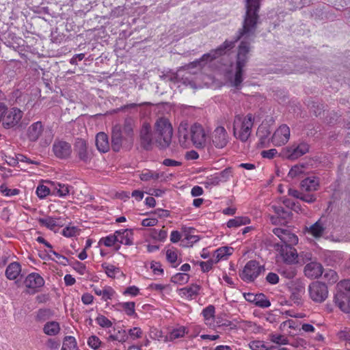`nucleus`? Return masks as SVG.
<instances>
[{
	"mask_svg": "<svg viewBox=\"0 0 350 350\" xmlns=\"http://www.w3.org/2000/svg\"><path fill=\"white\" fill-rule=\"evenodd\" d=\"M262 0H245V14L243 21L242 27L238 31L235 39L232 41L226 40L216 49L211 50L209 53L204 54L200 59L190 63L191 68L203 67L208 62L215 59L226 53V50H230L234 46L235 42L241 40L239 46L237 57L236 67L244 68L249 59L250 44L255 36L257 25L259 21L258 12Z\"/></svg>",
	"mask_w": 350,
	"mask_h": 350,
	"instance_id": "obj_1",
	"label": "nucleus"
},
{
	"mask_svg": "<svg viewBox=\"0 0 350 350\" xmlns=\"http://www.w3.org/2000/svg\"><path fill=\"white\" fill-rule=\"evenodd\" d=\"M173 129L166 118L159 119L155 124L154 137L148 124H144L139 133V141L142 148L151 150L154 143L161 149L167 148L172 142Z\"/></svg>",
	"mask_w": 350,
	"mask_h": 350,
	"instance_id": "obj_2",
	"label": "nucleus"
},
{
	"mask_svg": "<svg viewBox=\"0 0 350 350\" xmlns=\"http://www.w3.org/2000/svg\"><path fill=\"white\" fill-rule=\"evenodd\" d=\"M179 142L183 147L187 148L190 141L196 148H203L206 143L207 134L204 127L198 123H195L187 130V123H180L178 127Z\"/></svg>",
	"mask_w": 350,
	"mask_h": 350,
	"instance_id": "obj_3",
	"label": "nucleus"
},
{
	"mask_svg": "<svg viewBox=\"0 0 350 350\" xmlns=\"http://www.w3.org/2000/svg\"><path fill=\"white\" fill-rule=\"evenodd\" d=\"M254 118L252 113L245 117L237 115L233 122L234 135L241 142H246L251 135Z\"/></svg>",
	"mask_w": 350,
	"mask_h": 350,
	"instance_id": "obj_4",
	"label": "nucleus"
},
{
	"mask_svg": "<svg viewBox=\"0 0 350 350\" xmlns=\"http://www.w3.org/2000/svg\"><path fill=\"white\" fill-rule=\"evenodd\" d=\"M265 270L264 265H260L256 260H249L244 266L239 276L244 282H254Z\"/></svg>",
	"mask_w": 350,
	"mask_h": 350,
	"instance_id": "obj_5",
	"label": "nucleus"
},
{
	"mask_svg": "<svg viewBox=\"0 0 350 350\" xmlns=\"http://www.w3.org/2000/svg\"><path fill=\"white\" fill-rule=\"evenodd\" d=\"M310 298L317 304L323 303L328 297V288L325 283L314 281L308 286Z\"/></svg>",
	"mask_w": 350,
	"mask_h": 350,
	"instance_id": "obj_6",
	"label": "nucleus"
},
{
	"mask_svg": "<svg viewBox=\"0 0 350 350\" xmlns=\"http://www.w3.org/2000/svg\"><path fill=\"white\" fill-rule=\"evenodd\" d=\"M310 146L306 142L293 144L290 146L284 148L280 155L289 160H295L308 152Z\"/></svg>",
	"mask_w": 350,
	"mask_h": 350,
	"instance_id": "obj_7",
	"label": "nucleus"
},
{
	"mask_svg": "<svg viewBox=\"0 0 350 350\" xmlns=\"http://www.w3.org/2000/svg\"><path fill=\"white\" fill-rule=\"evenodd\" d=\"M230 136L224 126H219L211 135V144L217 149H221L228 144Z\"/></svg>",
	"mask_w": 350,
	"mask_h": 350,
	"instance_id": "obj_8",
	"label": "nucleus"
},
{
	"mask_svg": "<svg viewBox=\"0 0 350 350\" xmlns=\"http://www.w3.org/2000/svg\"><path fill=\"white\" fill-rule=\"evenodd\" d=\"M23 111L17 107H11L6 115V118L3 122V127L5 129H16L21 125V120L23 118Z\"/></svg>",
	"mask_w": 350,
	"mask_h": 350,
	"instance_id": "obj_9",
	"label": "nucleus"
},
{
	"mask_svg": "<svg viewBox=\"0 0 350 350\" xmlns=\"http://www.w3.org/2000/svg\"><path fill=\"white\" fill-rule=\"evenodd\" d=\"M278 246L279 247L278 250L286 264L293 265L300 262L298 260L297 252L292 245L278 244Z\"/></svg>",
	"mask_w": 350,
	"mask_h": 350,
	"instance_id": "obj_10",
	"label": "nucleus"
},
{
	"mask_svg": "<svg viewBox=\"0 0 350 350\" xmlns=\"http://www.w3.org/2000/svg\"><path fill=\"white\" fill-rule=\"evenodd\" d=\"M53 151L56 157L66 159L70 157L72 153L71 145L64 140H55L53 144Z\"/></svg>",
	"mask_w": 350,
	"mask_h": 350,
	"instance_id": "obj_11",
	"label": "nucleus"
},
{
	"mask_svg": "<svg viewBox=\"0 0 350 350\" xmlns=\"http://www.w3.org/2000/svg\"><path fill=\"white\" fill-rule=\"evenodd\" d=\"M289 138V127L286 124H282L273 134L271 142L274 146H280L286 144Z\"/></svg>",
	"mask_w": 350,
	"mask_h": 350,
	"instance_id": "obj_12",
	"label": "nucleus"
},
{
	"mask_svg": "<svg viewBox=\"0 0 350 350\" xmlns=\"http://www.w3.org/2000/svg\"><path fill=\"white\" fill-rule=\"evenodd\" d=\"M64 221L65 219L62 217H46L38 219V222L41 226H45L55 232L65 224Z\"/></svg>",
	"mask_w": 350,
	"mask_h": 350,
	"instance_id": "obj_13",
	"label": "nucleus"
},
{
	"mask_svg": "<svg viewBox=\"0 0 350 350\" xmlns=\"http://www.w3.org/2000/svg\"><path fill=\"white\" fill-rule=\"evenodd\" d=\"M24 284L27 288L33 289V293H35L37 288L44 286V280L40 274L31 273L26 277Z\"/></svg>",
	"mask_w": 350,
	"mask_h": 350,
	"instance_id": "obj_14",
	"label": "nucleus"
},
{
	"mask_svg": "<svg viewBox=\"0 0 350 350\" xmlns=\"http://www.w3.org/2000/svg\"><path fill=\"white\" fill-rule=\"evenodd\" d=\"M123 139L121 126L118 124L113 126L111 131V148L113 151L119 152L120 150Z\"/></svg>",
	"mask_w": 350,
	"mask_h": 350,
	"instance_id": "obj_15",
	"label": "nucleus"
},
{
	"mask_svg": "<svg viewBox=\"0 0 350 350\" xmlns=\"http://www.w3.org/2000/svg\"><path fill=\"white\" fill-rule=\"evenodd\" d=\"M289 288L291 291V298L295 303H299L301 299V294L305 291L304 283L299 280L291 281Z\"/></svg>",
	"mask_w": 350,
	"mask_h": 350,
	"instance_id": "obj_16",
	"label": "nucleus"
},
{
	"mask_svg": "<svg viewBox=\"0 0 350 350\" xmlns=\"http://www.w3.org/2000/svg\"><path fill=\"white\" fill-rule=\"evenodd\" d=\"M323 266L317 262H310L304 267L305 275L310 278H318L323 274Z\"/></svg>",
	"mask_w": 350,
	"mask_h": 350,
	"instance_id": "obj_17",
	"label": "nucleus"
},
{
	"mask_svg": "<svg viewBox=\"0 0 350 350\" xmlns=\"http://www.w3.org/2000/svg\"><path fill=\"white\" fill-rule=\"evenodd\" d=\"M334 302L343 312L347 314L350 312V296L345 294L335 293Z\"/></svg>",
	"mask_w": 350,
	"mask_h": 350,
	"instance_id": "obj_18",
	"label": "nucleus"
},
{
	"mask_svg": "<svg viewBox=\"0 0 350 350\" xmlns=\"http://www.w3.org/2000/svg\"><path fill=\"white\" fill-rule=\"evenodd\" d=\"M44 126L40 121L31 124L27 129V137L31 142H36L41 136Z\"/></svg>",
	"mask_w": 350,
	"mask_h": 350,
	"instance_id": "obj_19",
	"label": "nucleus"
},
{
	"mask_svg": "<svg viewBox=\"0 0 350 350\" xmlns=\"http://www.w3.org/2000/svg\"><path fill=\"white\" fill-rule=\"evenodd\" d=\"M87 143L85 139L77 137L74 144V151L77 156L81 161L85 162L88 160Z\"/></svg>",
	"mask_w": 350,
	"mask_h": 350,
	"instance_id": "obj_20",
	"label": "nucleus"
},
{
	"mask_svg": "<svg viewBox=\"0 0 350 350\" xmlns=\"http://www.w3.org/2000/svg\"><path fill=\"white\" fill-rule=\"evenodd\" d=\"M319 180L315 176L307 177L300 183L301 190L304 192L310 193L318 189Z\"/></svg>",
	"mask_w": 350,
	"mask_h": 350,
	"instance_id": "obj_21",
	"label": "nucleus"
},
{
	"mask_svg": "<svg viewBox=\"0 0 350 350\" xmlns=\"http://www.w3.org/2000/svg\"><path fill=\"white\" fill-rule=\"evenodd\" d=\"M115 234L117 239V244H119L120 245L121 244L125 245H131L133 244V232L131 230L128 229L117 230L115 232Z\"/></svg>",
	"mask_w": 350,
	"mask_h": 350,
	"instance_id": "obj_22",
	"label": "nucleus"
},
{
	"mask_svg": "<svg viewBox=\"0 0 350 350\" xmlns=\"http://www.w3.org/2000/svg\"><path fill=\"white\" fill-rule=\"evenodd\" d=\"M201 287L200 285L196 284H192L189 286L182 288L179 290V295L182 297H186L187 299H193L196 297L198 294Z\"/></svg>",
	"mask_w": 350,
	"mask_h": 350,
	"instance_id": "obj_23",
	"label": "nucleus"
},
{
	"mask_svg": "<svg viewBox=\"0 0 350 350\" xmlns=\"http://www.w3.org/2000/svg\"><path fill=\"white\" fill-rule=\"evenodd\" d=\"M95 144L97 149L101 152H107L109 150L108 136L103 132L96 135Z\"/></svg>",
	"mask_w": 350,
	"mask_h": 350,
	"instance_id": "obj_24",
	"label": "nucleus"
},
{
	"mask_svg": "<svg viewBox=\"0 0 350 350\" xmlns=\"http://www.w3.org/2000/svg\"><path fill=\"white\" fill-rule=\"evenodd\" d=\"M271 132L266 126L261 125L258 128L257 135L259 137L258 146L260 148L267 147L269 143V136Z\"/></svg>",
	"mask_w": 350,
	"mask_h": 350,
	"instance_id": "obj_25",
	"label": "nucleus"
},
{
	"mask_svg": "<svg viewBox=\"0 0 350 350\" xmlns=\"http://www.w3.org/2000/svg\"><path fill=\"white\" fill-rule=\"evenodd\" d=\"M128 339V335L125 329L122 328H120L114 329V333L111 334L108 338V342H118L120 343H124Z\"/></svg>",
	"mask_w": 350,
	"mask_h": 350,
	"instance_id": "obj_26",
	"label": "nucleus"
},
{
	"mask_svg": "<svg viewBox=\"0 0 350 350\" xmlns=\"http://www.w3.org/2000/svg\"><path fill=\"white\" fill-rule=\"evenodd\" d=\"M21 271V267L18 262L10 263L5 270V275L9 280H15Z\"/></svg>",
	"mask_w": 350,
	"mask_h": 350,
	"instance_id": "obj_27",
	"label": "nucleus"
},
{
	"mask_svg": "<svg viewBox=\"0 0 350 350\" xmlns=\"http://www.w3.org/2000/svg\"><path fill=\"white\" fill-rule=\"evenodd\" d=\"M233 248L230 247H221L216 250L214 252L213 258L218 262L221 260H224L230 256L232 253Z\"/></svg>",
	"mask_w": 350,
	"mask_h": 350,
	"instance_id": "obj_28",
	"label": "nucleus"
},
{
	"mask_svg": "<svg viewBox=\"0 0 350 350\" xmlns=\"http://www.w3.org/2000/svg\"><path fill=\"white\" fill-rule=\"evenodd\" d=\"M279 273L287 279H293L297 275V269L292 265L286 264L281 266L278 269Z\"/></svg>",
	"mask_w": 350,
	"mask_h": 350,
	"instance_id": "obj_29",
	"label": "nucleus"
},
{
	"mask_svg": "<svg viewBox=\"0 0 350 350\" xmlns=\"http://www.w3.org/2000/svg\"><path fill=\"white\" fill-rule=\"evenodd\" d=\"M52 194L59 197H65L69 194L70 187L68 185L59 183H53Z\"/></svg>",
	"mask_w": 350,
	"mask_h": 350,
	"instance_id": "obj_30",
	"label": "nucleus"
},
{
	"mask_svg": "<svg viewBox=\"0 0 350 350\" xmlns=\"http://www.w3.org/2000/svg\"><path fill=\"white\" fill-rule=\"evenodd\" d=\"M325 227L321 222V220H318L314 224L310 226L308 228V232L315 238H319L322 237L325 232Z\"/></svg>",
	"mask_w": 350,
	"mask_h": 350,
	"instance_id": "obj_31",
	"label": "nucleus"
},
{
	"mask_svg": "<svg viewBox=\"0 0 350 350\" xmlns=\"http://www.w3.org/2000/svg\"><path fill=\"white\" fill-rule=\"evenodd\" d=\"M215 309L213 305H209L206 307L202 310V315L204 318L205 323L210 326L212 325L213 322L214 321Z\"/></svg>",
	"mask_w": 350,
	"mask_h": 350,
	"instance_id": "obj_32",
	"label": "nucleus"
},
{
	"mask_svg": "<svg viewBox=\"0 0 350 350\" xmlns=\"http://www.w3.org/2000/svg\"><path fill=\"white\" fill-rule=\"evenodd\" d=\"M135 126V120L131 118H126L124 122L123 131L131 141H133V128Z\"/></svg>",
	"mask_w": 350,
	"mask_h": 350,
	"instance_id": "obj_33",
	"label": "nucleus"
},
{
	"mask_svg": "<svg viewBox=\"0 0 350 350\" xmlns=\"http://www.w3.org/2000/svg\"><path fill=\"white\" fill-rule=\"evenodd\" d=\"M350 296V280L346 279L340 281L336 286V293Z\"/></svg>",
	"mask_w": 350,
	"mask_h": 350,
	"instance_id": "obj_34",
	"label": "nucleus"
},
{
	"mask_svg": "<svg viewBox=\"0 0 350 350\" xmlns=\"http://www.w3.org/2000/svg\"><path fill=\"white\" fill-rule=\"evenodd\" d=\"M60 329L59 325L56 321L47 322L43 328L44 332L49 336H55L59 333Z\"/></svg>",
	"mask_w": 350,
	"mask_h": 350,
	"instance_id": "obj_35",
	"label": "nucleus"
},
{
	"mask_svg": "<svg viewBox=\"0 0 350 350\" xmlns=\"http://www.w3.org/2000/svg\"><path fill=\"white\" fill-rule=\"evenodd\" d=\"M250 219L247 217H236L227 222L228 228H237L250 224Z\"/></svg>",
	"mask_w": 350,
	"mask_h": 350,
	"instance_id": "obj_36",
	"label": "nucleus"
},
{
	"mask_svg": "<svg viewBox=\"0 0 350 350\" xmlns=\"http://www.w3.org/2000/svg\"><path fill=\"white\" fill-rule=\"evenodd\" d=\"M186 327L180 326L178 328L172 329L166 336L167 339L174 340L183 337L186 334Z\"/></svg>",
	"mask_w": 350,
	"mask_h": 350,
	"instance_id": "obj_37",
	"label": "nucleus"
},
{
	"mask_svg": "<svg viewBox=\"0 0 350 350\" xmlns=\"http://www.w3.org/2000/svg\"><path fill=\"white\" fill-rule=\"evenodd\" d=\"M254 304L258 307L266 308L271 306V302L265 294L258 293L256 294Z\"/></svg>",
	"mask_w": 350,
	"mask_h": 350,
	"instance_id": "obj_38",
	"label": "nucleus"
},
{
	"mask_svg": "<svg viewBox=\"0 0 350 350\" xmlns=\"http://www.w3.org/2000/svg\"><path fill=\"white\" fill-rule=\"evenodd\" d=\"M281 241L282 243L281 245H296L298 243V237L295 234L287 230Z\"/></svg>",
	"mask_w": 350,
	"mask_h": 350,
	"instance_id": "obj_39",
	"label": "nucleus"
},
{
	"mask_svg": "<svg viewBox=\"0 0 350 350\" xmlns=\"http://www.w3.org/2000/svg\"><path fill=\"white\" fill-rule=\"evenodd\" d=\"M105 246L111 247L113 246L115 250L118 251L120 249V245L117 244V239L116 237V234H110L106 237L103 238L100 240Z\"/></svg>",
	"mask_w": 350,
	"mask_h": 350,
	"instance_id": "obj_40",
	"label": "nucleus"
},
{
	"mask_svg": "<svg viewBox=\"0 0 350 350\" xmlns=\"http://www.w3.org/2000/svg\"><path fill=\"white\" fill-rule=\"evenodd\" d=\"M243 68L236 67L235 74L234 76V79L231 80V83L232 86H234L237 89H240L241 84L243 81Z\"/></svg>",
	"mask_w": 350,
	"mask_h": 350,
	"instance_id": "obj_41",
	"label": "nucleus"
},
{
	"mask_svg": "<svg viewBox=\"0 0 350 350\" xmlns=\"http://www.w3.org/2000/svg\"><path fill=\"white\" fill-rule=\"evenodd\" d=\"M53 316V312L51 309H40L36 315V320L39 321H45Z\"/></svg>",
	"mask_w": 350,
	"mask_h": 350,
	"instance_id": "obj_42",
	"label": "nucleus"
},
{
	"mask_svg": "<svg viewBox=\"0 0 350 350\" xmlns=\"http://www.w3.org/2000/svg\"><path fill=\"white\" fill-rule=\"evenodd\" d=\"M118 306L120 307V308L124 310V311L128 316H133V315L135 314V302H133V301L122 302V303H120L118 304Z\"/></svg>",
	"mask_w": 350,
	"mask_h": 350,
	"instance_id": "obj_43",
	"label": "nucleus"
},
{
	"mask_svg": "<svg viewBox=\"0 0 350 350\" xmlns=\"http://www.w3.org/2000/svg\"><path fill=\"white\" fill-rule=\"evenodd\" d=\"M189 275L185 273H178L171 278V282L175 284H183L188 282Z\"/></svg>",
	"mask_w": 350,
	"mask_h": 350,
	"instance_id": "obj_44",
	"label": "nucleus"
},
{
	"mask_svg": "<svg viewBox=\"0 0 350 350\" xmlns=\"http://www.w3.org/2000/svg\"><path fill=\"white\" fill-rule=\"evenodd\" d=\"M77 347V342L73 336H66L64 338L62 350H74Z\"/></svg>",
	"mask_w": 350,
	"mask_h": 350,
	"instance_id": "obj_45",
	"label": "nucleus"
},
{
	"mask_svg": "<svg viewBox=\"0 0 350 350\" xmlns=\"http://www.w3.org/2000/svg\"><path fill=\"white\" fill-rule=\"evenodd\" d=\"M269 339L271 342L278 345H286L288 344V340L286 336L282 334H271L269 336Z\"/></svg>",
	"mask_w": 350,
	"mask_h": 350,
	"instance_id": "obj_46",
	"label": "nucleus"
},
{
	"mask_svg": "<svg viewBox=\"0 0 350 350\" xmlns=\"http://www.w3.org/2000/svg\"><path fill=\"white\" fill-rule=\"evenodd\" d=\"M19 162H24V163H27L28 164H36V165L38 164V162L35 161H32V160H31L30 159L27 158L26 156H25L23 154H18L16 155V159H13V163H9V165H12V166H15Z\"/></svg>",
	"mask_w": 350,
	"mask_h": 350,
	"instance_id": "obj_47",
	"label": "nucleus"
},
{
	"mask_svg": "<svg viewBox=\"0 0 350 350\" xmlns=\"http://www.w3.org/2000/svg\"><path fill=\"white\" fill-rule=\"evenodd\" d=\"M106 274L110 278H115L118 273H122L120 269L113 265H103Z\"/></svg>",
	"mask_w": 350,
	"mask_h": 350,
	"instance_id": "obj_48",
	"label": "nucleus"
},
{
	"mask_svg": "<svg viewBox=\"0 0 350 350\" xmlns=\"http://www.w3.org/2000/svg\"><path fill=\"white\" fill-rule=\"evenodd\" d=\"M98 325L103 328H109L112 326V322L106 317L99 314L95 319Z\"/></svg>",
	"mask_w": 350,
	"mask_h": 350,
	"instance_id": "obj_49",
	"label": "nucleus"
},
{
	"mask_svg": "<svg viewBox=\"0 0 350 350\" xmlns=\"http://www.w3.org/2000/svg\"><path fill=\"white\" fill-rule=\"evenodd\" d=\"M248 345L252 350H270L261 340H252Z\"/></svg>",
	"mask_w": 350,
	"mask_h": 350,
	"instance_id": "obj_50",
	"label": "nucleus"
},
{
	"mask_svg": "<svg viewBox=\"0 0 350 350\" xmlns=\"http://www.w3.org/2000/svg\"><path fill=\"white\" fill-rule=\"evenodd\" d=\"M324 278L327 280L329 283L334 284L337 282L338 280V275L337 273L332 270L329 269L325 271L324 273Z\"/></svg>",
	"mask_w": 350,
	"mask_h": 350,
	"instance_id": "obj_51",
	"label": "nucleus"
},
{
	"mask_svg": "<svg viewBox=\"0 0 350 350\" xmlns=\"http://www.w3.org/2000/svg\"><path fill=\"white\" fill-rule=\"evenodd\" d=\"M161 177V175L159 173L152 172V171H147L146 172L142 173L140 175V178L143 181H147L150 179H154L157 180Z\"/></svg>",
	"mask_w": 350,
	"mask_h": 350,
	"instance_id": "obj_52",
	"label": "nucleus"
},
{
	"mask_svg": "<svg viewBox=\"0 0 350 350\" xmlns=\"http://www.w3.org/2000/svg\"><path fill=\"white\" fill-rule=\"evenodd\" d=\"M312 0H288L293 9L301 8L310 4Z\"/></svg>",
	"mask_w": 350,
	"mask_h": 350,
	"instance_id": "obj_53",
	"label": "nucleus"
},
{
	"mask_svg": "<svg viewBox=\"0 0 350 350\" xmlns=\"http://www.w3.org/2000/svg\"><path fill=\"white\" fill-rule=\"evenodd\" d=\"M50 193V189L43 185H39L36 189V194L38 198L42 199Z\"/></svg>",
	"mask_w": 350,
	"mask_h": 350,
	"instance_id": "obj_54",
	"label": "nucleus"
},
{
	"mask_svg": "<svg viewBox=\"0 0 350 350\" xmlns=\"http://www.w3.org/2000/svg\"><path fill=\"white\" fill-rule=\"evenodd\" d=\"M232 171L230 167H228L218 173L219 180H221L222 183L226 182L229 180V178L232 176Z\"/></svg>",
	"mask_w": 350,
	"mask_h": 350,
	"instance_id": "obj_55",
	"label": "nucleus"
},
{
	"mask_svg": "<svg viewBox=\"0 0 350 350\" xmlns=\"http://www.w3.org/2000/svg\"><path fill=\"white\" fill-rule=\"evenodd\" d=\"M273 209L275 213L278 216V217L286 219L291 216V213L290 211H286L282 206H273Z\"/></svg>",
	"mask_w": 350,
	"mask_h": 350,
	"instance_id": "obj_56",
	"label": "nucleus"
},
{
	"mask_svg": "<svg viewBox=\"0 0 350 350\" xmlns=\"http://www.w3.org/2000/svg\"><path fill=\"white\" fill-rule=\"evenodd\" d=\"M216 263L217 262L213 258H212L206 262H200L199 265L201 267L202 271L203 272H208L213 268V265Z\"/></svg>",
	"mask_w": 350,
	"mask_h": 350,
	"instance_id": "obj_57",
	"label": "nucleus"
},
{
	"mask_svg": "<svg viewBox=\"0 0 350 350\" xmlns=\"http://www.w3.org/2000/svg\"><path fill=\"white\" fill-rule=\"evenodd\" d=\"M304 165H295L291 167L288 176L292 178L303 173Z\"/></svg>",
	"mask_w": 350,
	"mask_h": 350,
	"instance_id": "obj_58",
	"label": "nucleus"
},
{
	"mask_svg": "<svg viewBox=\"0 0 350 350\" xmlns=\"http://www.w3.org/2000/svg\"><path fill=\"white\" fill-rule=\"evenodd\" d=\"M289 344L292 347L299 349L300 350L307 347V342L303 338H297Z\"/></svg>",
	"mask_w": 350,
	"mask_h": 350,
	"instance_id": "obj_59",
	"label": "nucleus"
},
{
	"mask_svg": "<svg viewBox=\"0 0 350 350\" xmlns=\"http://www.w3.org/2000/svg\"><path fill=\"white\" fill-rule=\"evenodd\" d=\"M114 293L115 291L111 287L105 288L102 291V299L104 301L111 299L113 297Z\"/></svg>",
	"mask_w": 350,
	"mask_h": 350,
	"instance_id": "obj_60",
	"label": "nucleus"
},
{
	"mask_svg": "<svg viewBox=\"0 0 350 350\" xmlns=\"http://www.w3.org/2000/svg\"><path fill=\"white\" fill-rule=\"evenodd\" d=\"M177 254L175 250L168 249L166 251V258L170 263H174L177 260Z\"/></svg>",
	"mask_w": 350,
	"mask_h": 350,
	"instance_id": "obj_61",
	"label": "nucleus"
},
{
	"mask_svg": "<svg viewBox=\"0 0 350 350\" xmlns=\"http://www.w3.org/2000/svg\"><path fill=\"white\" fill-rule=\"evenodd\" d=\"M298 260H300L299 263H306L312 260V254L310 252H303L298 254Z\"/></svg>",
	"mask_w": 350,
	"mask_h": 350,
	"instance_id": "obj_62",
	"label": "nucleus"
},
{
	"mask_svg": "<svg viewBox=\"0 0 350 350\" xmlns=\"http://www.w3.org/2000/svg\"><path fill=\"white\" fill-rule=\"evenodd\" d=\"M150 268L156 275H162L163 273V269H162L161 264L159 262H152Z\"/></svg>",
	"mask_w": 350,
	"mask_h": 350,
	"instance_id": "obj_63",
	"label": "nucleus"
},
{
	"mask_svg": "<svg viewBox=\"0 0 350 350\" xmlns=\"http://www.w3.org/2000/svg\"><path fill=\"white\" fill-rule=\"evenodd\" d=\"M101 345V341L96 336L89 337V347L94 349H97Z\"/></svg>",
	"mask_w": 350,
	"mask_h": 350,
	"instance_id": "obj_64",
	"label": "nucleus"
}]
</instances>
